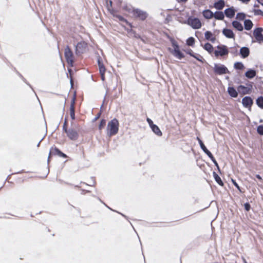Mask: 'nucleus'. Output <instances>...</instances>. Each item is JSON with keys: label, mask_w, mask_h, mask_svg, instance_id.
Returning a JSON list of instances; mask_svg holds the SVG:
<instances>
[{"label": "nucleus", "mask_w": 263, "mask_h": 263, "mask_svg": "<svg viewBox=\"0 0 263 263\" xmlns=\"http://www.w3.org/2000/svg\"><path fill=\"white\" fill-rule=\"evenodd\" d=\"M65 56L68 64H72L73 62V55L69 48L65 50Z\"/></svg>", "instance_id": "1a4fd4ad"}, {"label": "nucleus", "mask_w": 263, "mask_h": 263, "mask_svg": "<svg viewBox=\"0 0 263 263\" xmlns=\"http://www.w3.org/2000/svg\"><path fill=\"white\" fill-rule=\"evenodd\" d=\"M203 48L209 53H211L213 51V47L210 43H206L203 46Z\"/></svg>", "instance_id": "b1692460"}, {"label": "nucleus", "mask_w": 263, "mask_h": 263, "mask_svg": "<svg viewBox=\"0 0 263 263\" xmlns=\"http://www.w3.org/2000/svg\"><path fill=\"white\" fill-rule=\"evenodd\" d=\"M245 209L248 211L250 209V205L248 203H246L245 204Z\"/></svg>", "instance_id": "4c0bfd02"}, {"label": "nucleus", "mask_w": 263, "mask_h": 263, "mask_svg": "<svg viewBox=\"0 0 263 263\" xmlns=\"http://www.w3.org/2000/svg\"><path fill=\"white\" fill-rule=\"evenodd\" d=\"M147 121L153 132L157 135L161 136L162 134L159 127L154 124L153 121L149 118L147 119Z\"/></svg>", "instance_id": "423d86ee"}, {"label": "nucleus", "mask_w": 263, "mask_h": 263, "mask_svg": "<svg viewBox=\"0 0 263 263\" xmlns=\"http://www.w3.org/2000/svg\"><path fill=\"white\" fill-rule=\"evenodd\" d=\"M256 177L257 178H258L259 180H261L262 179L260 175H256Z\"/></svg>", "instance_id": "a19ab883"}, {"label": "nucleus", "mask_w": 263, "mask_h": 263, "mask_svg": "<svg viewBox=\"0 0 263 263\" xmlns=\"http://www.w3.org/2000/svg\"><path fill=\"white\" fill-rule=\"evenodd\" d=\"M210 159L214 162V163L215 164V165L218 166L217 162H216V161L215 160V159H214L213 156V158H210Z\"/></svg>", "instance_id": "ea45409f"}, {"label": "nucleus", "mask_w": 263, "mask_h": 263, "mask_svg": "<svg viewBox=\"0 0 263 263\" xmlns=\"http://www.w3.org/2000/svg\"><path fill=\"white\" fill-rule=\"evenodd\" d=\"M240 53L243 58H245L249 55L250 50L247 47H242L240 50Z\"/></svg>", "instance_id": "2eb2a0df"}, {"label": "nucleus", "mask_w": 263, "mask_h": 263, "mask_svg": "<svg viewBox=\"0 0 263 263\" xmlns=\"http://www.w3.org/2000/svg\"><path fill=\"white\" fill-rule=\"evenodd\" d=\"M182 2H185L186 0H180Z\"/></svg>", "instance_id": "a18cd8bd"}, {"label": "nucleus", "mask_w": 263, "mask_h": 263, "mask_svg": "<svg viewBox=\"0 0 263 263\" xmlns=\"http://www.w3.org/2000/svg\"><path fill=\"white\" fill-rule=\"evenodd\" d=\"M222 33L223 35L228 38L233 39L234 37V34L231 29L228 28L223 29Z\"/></svg>", "instance_id": "ddd939ff"}, {"label": "nucleus", "mask_w": 263, "mask_h": 263, "mask_svg": "<svg viewBox=\"0 0 263 263\" xmlns=\"http://www.w3.org/2000/svg\"><path fill=\"white\" fill-rule=\"evenodd\" d=\"M262 31L261 28H257L254 30V36L256 41L259 42H263V35L261 33Z\"/></svg>", "instance_id": "6e6552de"}, {"label": "nucleus", "mask_w": 263, "mask_h": 263, "mask_svg": "<svg viewBox=\"0 0 263 263\" xmlns=\"http://www.w3.org/2000/svg\"><path fill=\"white\" fill-rule=\"evenodd\" d=\"M245 75L247 78L252 79L255 76L256 72L254 70L250 69L246 72Z\"/></svg>", "instance_id": "4be33fe9"}, {"label": "nucleus", "mask_w": 263, "mask_h": 263, "mask_svg": "<svg viewBox=\"0 0 263 263\" xmlns=\"http://www.w3.org/2000/svg\"><path fill=\"white\" fill-rule=\"evenodd\" d=\"M70 116L72 118V119H74V107L73 106H70Z\"/></svg>", "instance_id": "473e14b6"}, {"label": "nucleus", "mask_w": 263, "mask_h": 263, "mask_svg": "<svg viewBox=\"0 0 263 263\" xmlns=\"http://www.w3.org/2000/svg\"><path fill=\"white\" fill-rule=\"evenodd\" d=\"M187 24L191 27L195 29L201 28L202 26L201 23L199 19L194 17H191L188 19Z\"/></svg>", "instance_id": "20e7f679"}, {"label": "nucleus", "mask_w": 263, "mask_h": 263, "mask_svg": "<svg viewBox=\"0 0 263 263\" xmlns=\"http://www.w3.org/2000/svg\"><path fill=\"white\" fill-rule=\"evenodd\" d=\"M257 132L259 134L263 135V125H260L258 127Z\"/></svg>", "instance_id": "c9c22d12"}, {"label": "nucleus", "mask_w": 263, "mask_h": 263, "mask_svg": "<svg viewBox=\"0 0 263 263\" xmlns=\"http://www.w3.org/2000/svg\"><path fill=\"white\" fill-rule=\"evenodd\" d=\"M258 3L263 6V0H257Z\"/></svg>", "instance_id": "79ce46f5"}, {"label": "nucleus", "mask_w": 263, "mask_h": 263, "mask_svg": "<svg viewBox=\"0 0 263 263\" xmlns=\"http://www.w3.org/2000/svg\"><path fill=\"white\" fill-rule=\"evenodd\" d=\"M257 104L260 107L263 108V97H260L256 100Z\"/></svg>", "instance_id": "c756f323"}, {"label": "nucleus", "mask_w": 263, "mask_h": 263, "mask_svg": "<svg viewBox=\"0 0 263 263\" xmlns=\"http://www.w3.org/2000/svg\"><path fill=\"white\" fill-rule=\"evenodd\" d=\"M242 103L244 107L250 108L253 104V101L250 97H245L242 100Z\"/></svg>", "instance_id": "9b49d317"}, {"label": "nucleus", "mask_w": 263, "mask_h": 263, "mask_svg": "<svg viewBox=\"0 0 263 263\" xmlns=\"http://www.w3.org/2000/svg\"><path fill=\"white\" fill-rule=\"evenodd\" d=\"M235 11L233 8L227 9L225 10V14L229 17H232L235 14Z\"/></svg>", "instance_id": "a211bd4d"}, {"label": "nucleus", "mask_w": 263, "mask_h": 263, "mask_svg": "<svg viewBox=\"0 0 263 263\" xmlns=\"http://www.w3.org/2000/svg\"><path fill=\"white\" fill-rule=\"evenodd\" d=\"M172 48L168 49L170 52L175 58L181 60L184 57V54L181 51L179 46L174 39H171Z\"/></svg>", "instance_id": "f257e3e1"}, {"label": "nucleus", "mask_w": 263, "mask_h": 263, "mask_svg": "<svg viewBox=\"0 0 263 263\" xmlns=\"http://www.w3.org/2000/svg\"><path fill=\"white\" fill-rule=\"evenodd\" d=\"M224 6V2L223 0H220L214 4V7L217 9H222Z\"/></svg>", "instance_id": "6ab92c4d"}, {"label": "nucleus", "mask_w": 263, "mask_h": 263, "mask_svg": "<svg viewBox=\"0 0 263 263\" xmlns=\"http://www.w3.org/2000/svg\"><path fill=\"white\" fill-rule=\"evenodd\" d=\"M185 51L186 54H189L192 57H194L200 62H203L202 57L199 54L194 53L191 49H187L185 50Z\"/></svg>", "instance_id": "f8f14e48"}, {"label": "nucleus", "mask_w": 263, "mask_h": 263, "mask_svg": "<svg viewBox=\"0 0 263 263\" xmlns=\"http://www.w3.org/2000/svg\"><path fill=\"white\" fill-rule=\"evenodd\" d=\"M213 17L217 20H222L224 18V14L222 12H217L214 14Z\"/></svg>", "instance_id": "393cba45"}, {"label": "nucleus", "mask_w": 263, "mask_h": 263, "mask_svg": "<svg viewBox=\"0 0 263 263\" xmlns=\"http://www.w3.org/2000/svg\"><path fill=\"white\" fill-rule=\"evenodd\" d=\"M62 156L64 157H66V155L64 154H62Z\"/></svg>", "instance_id": "c03bdc74"}, {"label": "nucleus", "mask_w": 263, "mask_h": 263, "mask_svg": "<svg viewBox=\"0 0 263 263\" xmlns=\"http://www.w3.org/2000/svg\"><path fill=\"white\" fill-rule=\"evenodd\" d=\"M214 72L218 74L221 75L229 72L228 68L223 65L220 64H214L213 68Z\"/></svg>", "instance_id": "7ed1b4c3"}, {"label": "nucleus", "mask_w": 263, "mask_h": 263, "mask_svg": "<svg viewBox=\"0 0 263 263\" xmlns=\"http://www.w3.org/2000/svg\"><path fill=\"white\" fill-rule=\"evenodd\" d=\"M133 14L135 17H138L142 20L145 19L147 16L145 12L139 9L133 10Z\"/></svg>", "instance_id": "0eeeda50"}, {"label": "nucleus", "mask_w": 263, "mask_h": 263, "mask_svg": "<svg viewBox=\"0 0 263 263\" xmlns=\"http://www.w3.org/2000/svg\"><path fill=\"white\" fill-rule=\"evenodd\" d=\"M214 178L216 181L220 185H223V182L220 178V177L215 173L213 174Z\"/></svg>", "instance_id": "bb28decb"}, {"label": "nucleus", "mask_w": 263, "mask_h": 263, "mask_svg": "<svg viewBox=\"0 0 263 263\" xmlns=\"http://www.w3.org/2000/svg\"><path fill=\"white\" fill-rule=\"evenodd\" d=\"M234 67L237 69H243L244 68V65L241 62H236L234 64Z\"/></svg>", "instance_id": "cd10ccee"}, {"label": "nucleus", "mask_w": 263, "mask_h": 263, "mask_svg": "<svg viewBox=\"0 0 263 263\" xmlns=\"http://www.w3.org/2000/svg\"><path fill=\"white\" fill-rule=\"evenodd\" d=\"M195 40L193 37H190L186 40V45L189 46H193L195 44Z\"/></svg>", "instance_id": "a878e982"}, {"label": "nucleus", "mask_w": 263, "mask_h": 263, "mask_svg": "<svg viewBox=\"0 0 263 263\" xmlns=\"http://www.w3.org/2000/svg\"><path fill=\"white\" fill-rule=\"evenodd\" d=\"M214 54L216 57L223 56L228 54V49L224 45L218 46L215 50Z\"/></svg>", "instance_id": "39448f33"}, {"label": "nucleus", "mask_w": 263, "mask_h": 263, "mask_svg": "<svg viewBox=\"0 0 263 263\" xmlns=\"http://www.w3.org/2000/svg\"><path fill=\"white\" fill-rule=\"evenodd\" d=\"M203 16L206 19H210L213 17V13L210 10H205L202 12Z\"/></svg>", "instance_id": "f3484780"}, {"label": "nucleus", "mask_w": 263, "mask_h": 263, "mask_svg": "<svg viewBox=\"0 0 263 263\" xmlns=\"http://www.w3.org/2000/svg\"><path fill=\"white\" fill-rule=\"evenodd\" d=\"M119 123L116 119H114L109 121L107 126V134L111 136L117 134L119 130Z\"/></svg>", "instance_id": "f03ea898"}, {"label": "nucleus", "mask_w": 263, "mask_h": 263, "mask_svg": "<svg viewBox=\"0 0 263 263\" xmlns=\"http://www.w3.org/2000/svg\"><path fill=\"white\" fill-rule=\"evenodd\" d=\"M74 102H75V97H73V98H72L71 102V106H72L74 107Z\"/></svg>", "instance_id": "58836bf2"}, {"label": "nucleus", "mask_w": 263, "mask_h": 263, "mask_svg": "<svg viewBox=\"0 0 263 263\" xmlns=\"http://www.w3.org/2000/svg\"><path fill=\"white\" fill-rule=\"evenodd\" d=\"M67 135L72 140H75L78 138V133L73 130L68 131Z\"/></svg>", "instance_id": "aec40b11"}, {"label": "nucleus", "mask_w": 263, "mask_h": 263, "mask_svg": "<svg viewBox=\"0 0 263 263\" xmlns=\"http://www.w3.org/2000/svg\"><path fill=\"white\" fill-rule=\"evenodd\" d=\"M205 38L214 43L216 40V37L211 32L209 31H206L204 33Z\"/></svg>", "instance_id": "4468645a"}, {"label": "nucleus", "mask_w": 263, "mask_h": 263, "mask_svg": "<svg viewBox=\"0 0 263 263\" xmlns=\"http://www.w3.org/2000/svg\"><path fill=\"white\" fill-rule=\"evenodd\" d=\"M101 78H102V80H104V73H101Z\"/></svg>", "instance_id": "37998d69"}, {"label": "nucleus", "mask_w": 263, "mask_h": 263, "mask_svg": "<svg viewBox=\"0 0 263 263\" xmlns=\"http://www.w3.org/2000/svg\"><path fill=\"white\" fill-rule=\"evenodd\" d=\"M197 140L199 143V144H200V146L201 148L202 149H205V146L204 145V144L203 143V142H202V141L199 138H197Z\"/></svg>", "instance_id": "f704fd0d"}, {"label": "nucleus", "mask_w": 263, "mask_h": 263, "mask_svg": "<svg viewBox=\"0 0 263 263\" xmlns=\"http://www.w3.org/2000/svg\"><path fill=\"white\" fill-rule=\"evenodd\" d=\"M106 124V121L105 120H102L99 125V128L100 129H102L103 128H104V127L105 126Z\"/></svg>", "instance_id": "2f4dec72"}, {"label": "nucleus", "mask_w": 263, "mask_h": 263, "mask_svg": "<svg viewBox=\"0 0 263 263\" xmlns=\"http://www.w3.org/2000/svg\"><path fill=\"white\" fill-rule=\"evenodd\" d=\"M237 90L241 94H248L251 92V87L240 85L237 88Z\"/></svg>", "instance_id": "9d476101"}, {"label": "nucleus", "mask_w": 263, "mask_h": 263, "mask_svg": "<svg viewBox=\"0 0 263 263\" xmlns=\"http://www.w3.org/2000/svg\"><path fill=\"white\" fill-rule=\"evenodd\" d=\"M98 65L100 73H105V68L103 64L99 60H98Z\"/></svg>", "instance_id": "c85d7f7f"}, {"label": "nucleus", "mask_w": 263, "mask_h": 263, "mask_svg": "<svg viewBox=\"0 0 263 263\" xmlns=\"http://www.w3.org/2000/svg\"><path fill=\"white\" fill-rule=\"evenodd\" d=\"M233 26L239 31L243 30V27L241 23L237 21H234L232 23Z\"/></svg>", "instance_id": "5701e85b"}, {"label": "nucleus", "mask_w": 263, "mask_h": 263, "mask_svg": "<svg viewBox=\"0 0 263 263\" xmlns=\"http://www.w3.org/2000/svg\"><path fill=\"white\" fill-rule=\"evenodd\" d=\"M232 183H233V184L237 188V189L239 191H240V187L238 185V184L236 182V181L233 180V179H232Z\"/></svg>", "instance_id": "e433bc0d"}, {"label": "nucleus", "mask_w": 263, "mask_h": 263, "mask_svg": "<svg viewBox=\"0 0 263 263\" xmlns=\"http://www.w3.org/2000/svg\"><path fill=\"white\" fill-rule=\"evenodd\" d=\"M245 28L247 30H250L253 27V23L250 20H246L244 22Z\"/></svg>", "instance_id": "412c9836"}, {"label": "nucleus", "mask_w": 263, "mask_h": 263, "mask_svg": "<svg viewBox=\"0 0 263 263\" xmlns=\"http://www.w3.org/2000/svg\"><path fill=\"white\" fill-rule=\"evenodd\" d=\"M228 92L229 94L233 98L237 97L238 95V92L236 90L232 87H229L228 88Z\"/></svg>", "instance_id": "dca6fc26"}, {"label": "nucleus", "mask_w": 263, "mask_h": 263, "mask_svg": "<svg viewBox=\"0 0 263 263\" xmlns=\"http://www.w3.org/2000/svg\"><path fill=\"white\" fill-rule=\"evenodd\" d=\"M203 152L210 158H213V155L205 147V149H202Z\"/></svg>", "instance_id": "72a5a7b5"}, {"label": "nucleus", "mask_w": 263, "mask_h": 263, "mask_svg": "<svg viewBox=\"0 0 263 263\" xmlns=\"http://www.w3.org/2000/svg\"><path fill=\"white\" fill-rule=\"evenodd\" d=\"M236 18L240 20H243L245 18V14L242 13H238Z\"/></svg>", "instance_id": "7c9ffc66"}]
</instances>
